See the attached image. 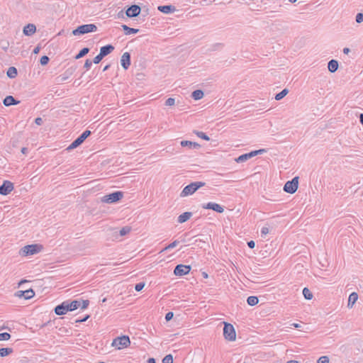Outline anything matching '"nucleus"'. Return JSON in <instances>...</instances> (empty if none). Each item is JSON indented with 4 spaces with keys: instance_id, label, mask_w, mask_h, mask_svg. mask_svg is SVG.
<instances>
[{
    "instance_id": "29",
    "label": "nucleus",
    "mask_w": 363,
    "mask_h": 363,
    "mask_svg": "<svg viewBox=\"0 0 363 363\" xmlns=\"http://www.w3.org/2000/svg\"><path fill=\"white\" fill-rule=\"evenodd\" d=\"M68 307L69 311H74L80 307V301L74 300L72 302H68Z\"/></svg>"
},
{
    "instance_id": "62",
    "label": "nucleus",
    "mask_w": 363,
    "mask_h": 363,
    "mask_svg": "<svg viewBox=\"0 0 363 363\" xmlns=\"http://www.w3.org/2000/svg\"><path fill=\"white\" fill-rule=\"evenodd\" d=\"M27 281L23 279V280H21L19 283V285H21V284H24L25 282H26Z\"/></svg>"
},
{
    "instance_id": "12",
    "label": "nucleus",
    "mask_w": 363,
    "mask_h": 363,
    "mask_svg": "<svg viewBox=\"0 0 363 363\" xmlns=\"http://www.w3.org/2000/svg\"><path fill=\"white\" fill-rule=\"evenodd\" d=\"M141 9L138 5L130 6L125 11V14L129 18L138 16L140 13Z\"/></svg>"
},
{
    "instance_id": "43",
    "label": "nucleus",
    "mask_w": 363,
    "mask_h": 363,
    "mask_svg": "<svg viewBox=\"0 0 363 363\" xmlns=\"http://www.w3.org/2000/svg\"><path fill=\"white\" fill-rule=\"evenodd\" d=\"M104 57L102 55V54L99 53L98 55H96L94 60H93V62L94 64H98L99 63L101 60L104 58Z\"/></svg>"
},
{
    "instance_id": "19",
    "label": "nucleus",
    "mask_w": 363,
    "mask_h": 363,
    "mask_svg": "<svg viewBox=\"0 0 363 363\" xmlns=\"http://www.w3.org/2000/svg\"><path fill=\"white\" fill-rule=\"evenodd\" d=\"M157 9L160 11L164 13H170L176 10L175 7L172 5L160 6Z\"/></svg>"
},
{
    "instance_id": "1",
    "label": "nucleus",
    "mask_w": 363,
    "mask_h": 363,
    "mask_svg": "<svg viewBox=\"0 0 363 363\" xmlns=\"http://www.w3.org/2000/svg\"><path fill=\"white\" fill-rule=\"evenodd\" d=\"M205 183L203 182H195L189 184L186 186L180 194L181 197H185L189 195L193 194L196 192L199 188L203 186Z\"/></svg>"
},
{
    "instance_id": "54",
    "label": "nucleus",
    "mask_w": 363,
    "mask_h": 363,
    "mask_svg": "<svg viewBox=\"0 0 363 363\" xmlns=\"http://www.w3.org/2000/svg\"><path fill=\"white\" fill-rule=\"evenodd\" d=\"M350 52V48H345L343 49V52H344L345 54H348Z\"/></svg>"
},
{
    "instance_id": "31",
    "label": "nucleus",
    "mask_w": 363,
    "mask_h": 363,
    "mask_svg": "<svg viewBox=\"0 0 363 363\" xmlns=\"http://www.w3.org/2000/svg\"><path fill=\"white\" fill-rule=\"evenodd\" d=\"M13 350L11 347H4L0 349V357H6L11 353H13Z\"/></svg>"
},
{
    "instance_id": "21",
    "label": "nucleus",
    "mask_w": 363,
    "mask_h": 363,
    "mask_svg": "<svg viewBox=\"0 0 363 363\" xmlns=\"http://www.w3.org/2000/svg\"><path fill=\"white\" fill-rule=\"evenodd\" d=\"M4 104L6 106H9L11 105H16L19 104L18 101H16L12 96H8L4 99Z\"/></svg>"
},
{
    "instance_id": "35",
    "label": "nucleus",
    "mask_w": 363,
    "mask_h": 363,
    "mask_svg": "<svg viewBox=\"0 0 363 363\" xmlns=\"http://www.w3.org/2000/svg\"><path fill=\"white\" fill-rule=\"evenodd\" d=\"M194 133L200 138L203 139L205 140L208 141L210 140V138L203 132L201 131H194Z\"/></svg>"
},
{
    "instance_id": "27",
    "label": "nucleus",
    "mask_w": 363,
    "mask_h": 363,
    "mask_svg": "<svg viewBox=\"0 0 363 363\" xmlns=\"http://www.w3.org/2000/svg\"><path fill=\"white\" fill-rule=\"evenodd\" d=\"M204 96L203 91L200 89L195 90L192 92L191 96L194 100H199Z\"/></svg>"
},
{
    "instance_id": "11",
    "label": "nucleus",
    "mask_w": 363,
    "mask_h": 363,
    "mask_svg": "<svg viewBox=\"0 0 363 363\" xmlns=\"http://www.w3.org/2000/svg\"><path fill=\"white\" fill-rule=\"evenodd\" d=\"M264 152V150H263V149L259 150L252 151V152H250L249 153L243 154V155L239 156L235 160V161L237 162H245L246 160H247L248 159H250L252 157L256 156L257 155H258V154H259L261 152Z\"/></svg>"
},
{
    "instance_id": "25",
    "label": "nucleus",
    "mask_w": 363,
    "mask_h": 363,
    "mask_svg": "<svg viewBox=\"0 0 363 363\" xmlns=\"http://www.w3.org/2000/svg\"><path fill=\"white\" fill-rule=\"evenodd\" d=\"M191 216H192V213L191 212L183 213L178 217V222L180 223H183L186 222V220H188L191 218Z\"/></svg>"
},
{
    "instance_id": "47",
    "label": "nucleus",
    "mask_w": 363,
    "mask_h": 363,
    "mask_svg": "<svg viewBox=\"0 0 363 363\" xmlns=\"http://www.w3.org/2000/svg\"><path fill=\"white\" fill-rule=\"evenodd\" d=\"M269 228H267V227H263L261 230V236L262 237H264L265 235H267V234L269 233Z\"/></svg>"
},
{
    "instance_id": "55",
    "label": "nucleus",
    "mask_w": 363,
    "mask_h": 363,
    "mask_svg": "<svg viewBox=\"0 0 363 363\" xmlns=\"http://www.w3.org/2000/svg\"><path fill=\"white\" fill-rule=\"evenodd\" d=\"M291 325L294 327L295 328H298L301 327L300 324H298V323H292V324H291Z\"/></svg>"
},
{
    "instance_id": "32",
    "label": "nucleus",
    "mask_w": 363,
    "mask_h": 363,
    "mask_svg": "<svg viewBox=\"0 0 363 363\" xmlns=\"http://www.w3.org/2000/svg\"><path fill=\"white\" fill-rule=\"evenodd\" d=\"M258 298L255 296H250L247 299V303L248 305L253 306L258 303Z\"/></svg>"
},
{
    "instance_id": "42",
    "label": "nucleus",
    "mask_w": 363,
    "mask_h": 363,
    "mask_svg": "<svg viewBox=\"0 0 363 363\" xmlns=\"http://www.w3.org/2000/svg\"><path fill=\"white\" fill-rule=\"evenodd\" d=\"M317 363H329V358L327 356H322L319 357Z\"/></svg>"
},
{
    "instance_id": "28",
    "label": "nucleus",
    "mask_w": 363,
    "mask_h": 363,
    "mask_svg": "<svg viewBox=\"0 0 363 363\" xmlns=\"http://www.w3.org/2000/svg\"><path fill=\"white\" fill-rule=\"evenodd\" d=\"M288 93L289 89L285 88L281 92L276 94L274 98L277 101H280L284 97H285L288 94Z\"/></svg>"
},
{
    "instance_id": "60",
    "label": "nucleus",
    "mask_w": 363,
    "mask_h": 363,
    "mask_svg": "<svg viewBox=\"0 0 363 363\" xmlns=\"http://www.w3.org/2000/svg\"><path fill=\"white\" fill-rule=\"evenodd\" d=\"M26 152H27V148L26 147H23L21 149V152L22 153L26 154Z\"/></svg>"
},
{
    "instance_id": "26",
    "label": "nucleus",
    "mask_w": 363,
    "mask_h": 363,
    "mask_svg": "<svg viewBox=\"0 0 363 363\" xmlns=\"http://www.w3.org/2000/svg\"><path fill=\"white\" fill-rule=\"evenodd\" d=\"M121 27L123 30L125 31V35L135 34L139 31V29L130 28L125 24L122 25Z\"/></svg>"
},
{
    "instance_id": "50",
    "label": "nucleus",
    "mask_w": 363,
    "mask_h": 363,
    "mask_svg": "<svg viewBox=\"0 0 363 363\" xmlns=\"http://www.w3.org/2000/svg\"><path fill=\"white\" fill-rule=\"evenodd\" d=\"M35 123L38 125H41L43 124V119L40 117H38L35 119Z\"/></svg>"
},
{
    "instance_id": "22",
    "label": "nucleus",
    "mask_w": 363,
    "mask_h": 363,
    "mask_svg": "<svg viewBox=\"0 0 363 363\" xmlns=\"http://www.w3.org/2000/svg\"><path fill=\"white\" fill-rule=\"evenodd\" d=\"M18 293H20V296H23L26 299H30L33 298L35 295V292L33 289H28L26 291H19Z\"/></svg>"
},
{
    "instance_id": "8",
    "label": "nucleus",
    "mask_w": 363,
    "mask_h": 363,
    "mask_svg": "<svg viewBox=\"0 0 363 363\" xmlns=\"http://www.w3.org/2000/svg\"><path fill=\"white\" fill-rule=\"evenodd\" d=\"M91 135L90 130H85L80 136L74 140L69 146L67 148V150H73L80 145L89 135Z\"/></svg>"
},
{
    "instance_id": "37",
    "label": "nucleus",
    "mask_w": 363,
    "mask_h": 363,
    "mask_svg": "<svg viewBox=\"0 0 363 363\" xmlns=\"http://www.w3.org/2000/svg\"><path fill=\"white\" fill-rule=\"evenodd\" d=\"M130 228L128 227V226H125L123 228H122L121 230H120V235L121 236H123V235H125L127 234H128L130 232Z\"/></svg>"
},
{
    "instance_id": "49",
    "label": "nucleus",
    "mask_w": 363,
    "mask_h": 363,
    "mask_svg": "<svg viewBox=\"0 0 363 363\" xmlns=\"http://www.w3.org/2000/svg\"><path fill=\"white\" fill-rule=\"evenodd\" d=\"M173 313L172 312H168L165 315V319L167 321L170 320L173 318Z\"/></svg>"
},
{
    "instance_id": "40",
    "label": "nucleus",
    "mask_w": 363,
    "mask_h": 363,
    "mask_svg": "<svg viewBox=\"0 0 363 363\" xmlns=\"http://www.w3.org/2000/svg\"><path fill=\"white\" fill-rule=\"evenodd\" d=\"M49 60V57L46 55H44L40 57V62L42 65H46L48 63Z\"/></svg>"
},
{
    "instance_id": "9",
    "label": "nucleus",
    "mask_w": 363,
    "mask_h": 363,
    "mask_svg": "<svg viewBox=\"0 0 363 363\" xmlns=\"http://www.w3.org/2000/svg\"><path fill=\"white\" fill-rule=\"evenodd\" d=\"M14 189L13 184L8 180L4 181L2 185L0 186V194L6 196L9 194Z\"/></svg>"
},
{
    "instance_id": "57",
    "label": "nucleus",
    "mask_w": 363,
    "mask_h": 363,
    "mask_svg": "<svg viewBox=\"0 0 363 363\" xmlns=\"http://www.w3.org/2000/svg\"><path fill=\"white\" fill-rule=\"evenodd\" d=\"M40 48L38 47L33 50V53L37 54L39 52Z\"/></svg>"
},
{
    "instance_id": "7",
    "label": "nucleus",
    "mask_w": 363,
    "mask_h": 363,
    "mask_svg": "<svg viewBox=\"0 0 363 363\" xmlns=\"http://www.w3.org/2000/svg\"><path fill=\"white\" fill-rule=\"evenodd\" d=\"M123 196L122 191H116L108 195H105L101 198V201L107 203H112L120 201Z\"/></svg>"
},
{
    "instance_id": "53",
    "label": "nucleus",
    "mask_w": 363,
    "mask_h": 363,
    "mask_svg": "<svg viewBox=\"0 0 363 363\" xmlns=\"http://www.w3.org/2000/svg\"><path fill=\"white\" fill-rule=\"evenodd\" d=\"M147 363H156V361L154 358H149L147 360Z\"/></svg>"
},
{
    "instance_id": "44",
    "label": "nucleus",
    "mask_w": 363,
    "mask_h": 363,
    "mask_svg": "<svg viewBox=\"0 0 363 363\" xmlns=\"http://www.w3.org/2000/svg\"><path fill=\"white\" fill-rule=\"evenodd\" d=\"M175 104V99L174 98H168L165 101V105L167 106H174Z\"/></svg>"
},
{
    "instance_id": "16",
    "label": "nucleus",
    "mask_w": 363,
    "mask_h": 363,
    "mask_svg": "<svg viewBox=\"0 0 363 363\" xmlns=\"http://www.w3.org/2000/svg\"><path fill=\"white\" fill-rule=\"evenodd\" d=\"M36 31V27L33 23H28L27 26H26L23 28V34L25 35L30 36L33 35Z\"/></svg>"
},
{
    "instance_id": "2",
    "label": "nucleus",
    "mask_w": 363,
    "mask_h": 363,
    "mask_svg": "<svg viewBox=\"0 0 363 363\" xmlns=\"http://www.w3.org/2000/svg\"><path fill=\"white\" fill-rule=\"evenodd\" d=\"M97 30V27L94 24H84L78 26L76 29L72 31V34L74 35H80L86 33L96 32Z\"/></svg>"
},
{
    "instance_id": "10",
    "label": "nucleus",
    "mask_w": 363,
    "mask_h": 363,
    "mask_svg": "<svg viewBox=\"0 0 363 363\" xmlns=\"http://www.w3.org/2000/svg\"><path fill=\"white\" fill-rule=\"evenodd\" d=\"M191 267L189 265L178 264L174 269L176 276H183L189 273Z\"/></svg>"
},
{
    "instance_id": "36",
    "label": "nucleus",
    "mask_w": 363,
    "mask_h": 363,
    "mask_svg": "<svg viewBox=\"0 0 363 363\" xmlns=\"http://www.w3.org/2000/svg\"><path fill=\"white\" fill-rule=\"evenodd\" d=\"M179 243V242L178 240H174V242L169 244L167 247H165L163 250H162L161 252H162L167 250H169V249H172V248L175 247Z\"/></svg>"
},
{
    "instance_id": "14",
    "label": "nucleus",
    "mask_w": 363,
    "mask_h": 363,
    "mask_svg": "<svg viewBox=\"0 0 363 363\" xmlns=\"http://www.w3.org/2000/svg\"><path fill=\"white\" fill-rule=\"evenodd\" d=\"M69 311L68 307V301H64L60 305H58L55 308V313L57 315H65L67 312Z\"/></svg>"
},
{
    "instance_id": "56",
    "label": "nucleus",
    "mask_w": 363,
    "mask_h": 363,
    "mask_svg": "<svg viewBox=\"0 0 363 363\" xmlns=\"http://www.w3.org/2000/svg\"><path fill=\"white\" fill-rule=\"evenodd\" d=\"M359 121H360L361 124L363 125V113H361L359 115Z\"/></svg>"
},
{
    "instance_id": "38",
    "label": "nucleus",
    "mask_w": 363,
    "mask_h": 363,
    "mask_svg": "<svg viewBox=\"0 0 363 363\" xmlns=\"http://www.w3.org/2000/svg\"><path fill=\"white\" fill-rule=\"evenodd\" d=\"M162 363H173V357L172 354L166 355L163 359Z\"/></svg>"
},
{
    "instance_id": "33",
    "label": "nucleus",
    "mask_w": 363,
    "mask_h": 363,
    "mask_svg": "<svg viewBox=\"0 0 363 363\" xmlns=\"http://www.w3.org/2000/svg\"><path fill=\"white\" fill-rule=\"evenodd\" d=\"M303 295L307 300H311L313 298V294L307 287L303 288Z\"/></svg>"
},
{
    "instance_id": "39",
    "label": "nucleus",
    "mask_w": 363,
    "mask_h": 363,
    "mask_svg": "<svg viewBox=\"0 0 363 363\" xmlns=\"http://www.w3.org/2000/svg\"><path fill=\"white\" fill-rule=\"evenodd\" d=\"M11 338V335L9 333H0V341L9 340Z\"/></svg>"
},
{
    "instance_id": "30",
    "label": "nucleus",
    "mask_w": 363,
    "mask_h": 363,
    "mask_svg": "<svg viewBox=\"0 0 363 363\" xmlns=\"http://www.w3.org/2000/svg\"><path fill=\"white\" fill-rule=\"evenodd\" d=\"M18 74L17 69L14 67H10L7 70V76L11 78H15Z\"/></svg>"
},
{
    "instance_id": "15",
    "label": "nucleus",
    "mask_w": 363,
    "mask_h": 363,
    "mask_svg": "<svg viewBox=\"0 0 363 363\" xmlns=\"http://www.w3.org/2000/svg\"><path fill=\"white\" fill-rule=\"evenodd\" d=\"M121 65L124 69H128L130 65V55L129 52H124L121 59Z\"/></svg>"
},
{
    "instance_id": "20",
    "label": "nucleus",
    "mask_w": 363,
    "mask_h": 363,
    "mask_svg": "<svg viewBox=\"0 0 363 363\" xmlns=\"http://www.w3.org/2000/svg\"><path fill=\"white\" fill-rule=\"evenodd\" d=\"M113 50L114 47L112 45H107L101 48L100 53L105 57L110 54Z\"/></svg>"
},
{
    "instance_id": "18",
    "label": "nucleus",
    "mask_w": 363,
    "mask_h": 363,
    "mask_svg": "<svg viewBox=\"0 0 363 363\" xmlns=\"http://www.w3.org/2000/svg\"><path fill=\"white\" fill-rule=\"evenodd\" d=\"M339 67L338 62L336 60H331L328 63V69L331 73L335 72Z\"/></svg>"
},
{
    "instance_id": "63",
    "label": "nucleus",
    "mask_w": 363,
    "mask_h": 363,
    "mask_svg": "<svg viewBox=\"0 0 363 363\" xmlns=\"http://www.w3.org/2000/svg\"><path fill=\"white\" fill-rule=\"evenodd\" d=\"M297 0H289V2L291 3H295Z\"/></svg>"
},
{
    "instance_id": "24",
    "label": "nucleus",
    "mask_w": 363,
    "mask_h": 363,
    "mask_svg": "<svg viewBox=\"0 0 363 363\" xmlns=\"http://www.w3.org/2000/svg\"><path fill=\"white\" fill-rule=\"evenodd\" d=\"M181 145L182 147L188 146L190 148H199L201 147L199 143L189 140H182L181 142Z\"/></svg>"
},
{
    "instance_id": "58",
    "label": "nucleus",
    "mask_w": 363,
    "mask_h": 363,
    "mask_svg": "<svg viewBox=\"0 0 363 363\" xmlns=\"http://www.w3.org/2000/svg\"><path fill=\"white\" fill-rule=\"evenodd\" d=\"M202 276L205 279L208 278V274L206 272H202Z\"/></svg>"
},
{
    "instance_id": "17",
    "label": "nucleus",
    "mask_w": 363,
    "mask_h": 363,
    "mask_svg": "<svg viewBox=\"0 0 363 363\" xmlns=\"http://www.w3.org/2000/svg\"><path fill=\"white\" fill-rule=\"evenodd\" d=\"M357 299H358L357 293H356V292L351 293L348 298L347 307L349 308H352L353 307L354 304L357 301Z\"/></svg>"
},
{
    "instance_id": "59",
    "label": "nucleus",
    "mask_w": 363,
    "mask_h": 363,
    "mask_svg": "<svg viewBox=\"0 0 363 363\" xmlns=\"http://www.w3.org/2000/svg\"><path fill=\"white\" fill-rule=\"evenodd\" d=\"M109 67H110V65H106V66L104 67V68L103 71H104V72H105V71L108 70V69H109Z\"/></svg>"
},
{
    "instance_id": "48",
    "label": "nucleus",
    "mask_w": 363,
    "mask_h": 363,
    "mask_svg": "<svg viewBox=\"0 0 363 363\" xmlns=\"http://www.w3.org/2000/svg\"><path fill=\"white\" fill-rule=\"evenodd\" d=\"M89 303V301L88 300L82 301V305L80 304V308L82 309H85L88 307Z\"/></svg>"
},
{
    "instance_id": "41",
    "label": "nucleus",
    "mask_w": 363,
    "mask_h": 363,
    "mask_svg": "<svg viewBox=\"0 0 363 363\" xmlns=\"http://www.w3.org/2000/svg\"><path fill=\"white\" fill-rule=\"evenodd\" d=\"M355 21L357 23L363 22V13H357L355 17Z\"/></svg>"
},
{
    "instance_id": "46",
    "label": "nucleus",
    "mask_w": 363,
    "mask_h": 363,
    "mask_svg": "<svg viewBox=\"0 0 363 363\" xmlns=\"http://www.w3.org/2000/svg\"><path fill=\"white\" fill-rule=\"evenodd\" d=\"M91 65H92V62L87 59L86 61H85V63L84 65V67L86 69V70H89L91 67Z\"/></svg>"
},
{
    "instance_id": "3",
    "label": "nucleus",
    "mask_w": 363,
    "mask_h": 363,
    "mask_svg": "<svg viewBox=\"0 0 363 363\" xmlns=\"http://www.w3.org/2000/svg\"><path fill=\"white\" fill-rule=\"evenodd\" d=\"M42 248L40 245H28L21 249L20 254L23 256L32 255L39 252Z\"/></svg>"
},
{
    "instance_id": "23",
    "label": "nucleus",
    "mask_w": 363,
    "mask_h": 363,
    "mask_svg": "<svg viewBox=\"0 0 363 363\" xmlns=\"http://www.w3.org/2000/svg\"><path fill=\"white\" fill-rule=\"evenodd\" d=\"M275 29H274V33H277V36L282 35L286 30V26H283L281 23H275L274 24Z\"/></svg>"
},
{
    "instance_id": "45",
    "label": "nucleus",
    "mask_w": 363,
    "mask_h": 363,
    "mask_svg": "<svg viewBox=\"0 0 363 363\" xmlns=\"http://www.w3.org/2000/svg\"><path fill=\"white\" fill-rule=\"evenodd\" d=\"M145 286V283L143 282H140L138 284H137L135 286V291H140Z\"/></svg>"
},
{
    "instance_id": "61",
    "label": "nucleus",
    "mask_w": 363,
    "mask_h": 363,
    "mask_svg": "<svg viewBox=\"0 0 363 363\" xmlns=\"http://www.w3.org/2000/svg\"><path fill=\"white\" fill-rule=\"evenodd\" d=\"M286 363H298V362L296 360H289Z\"/></svg>"
},
{
    "instance_id": "64",
    "label": "nucleus",
    "mask_w": 363,
    "mask_h": 363,
    "mask_svg": "<svg viewBox=\"0 0 363 363\" xmlns=\"http://www.w3.org/2000/svg\"><path fill=\"white\" fill-rule=\"evenodd\" d=\"M8 45H9V43H7V45H4V50H6V49H7Z\"/></svg>"
},
{
    "instance_id": "52",
    "label": "nucleus",
    "mask_w": 363,
    "mask_h": 363,
    "mask_svg": "<svg viewBox=\"0 0 363 363\" xmlns=\"http://www.w3.org/2000/svg\"><path fill=\"white\" fill-rule=\"evenodd\" d=\"M89 318V315H86L85 317H84L82 319H80V320H76V323H82V322H85L88 318Z\"/></svg>"
},
{
    "instance_id": "5",
    "label": "nucleus",
    "mask_w": 363,
    "mask_h": 363,
    "mask_svg": "<svg viewBox=\"0 0 363 363\" xmlns=\"http://www.w3.org/2000/svg\"><path fill=\"white\" fill-rule=\"evenodd\" d=\"M298 187V177H295L291 180L287 181L284 186V191L289 194H294Z\"/></svg>"
},
{
    "instance_id": "34",
    "label": "nucleus",
    "mask_w": 363,
    "mask_h": 363,
    "mask_svg": "<svg viewBox=\"0 0 363 363\" xmlns=\"http://www.w3.org/2000/svg\"><path fill=\"white\" fill-rule=\"evenodd\" d=\"M89 52V49L88 48H84L82 49L75 56V59L78 60L84 55H86Z\"/></svg>"
},
{
    "instance_id": "51",
    "label": "nucleus",
    "mask_w": 363,
    "mask_h": 363,
    "mask_svg": "<svg viewBox=\"0 0 363 363\" xmlns=\"http://www.w3.org/2000/svg\"><path fill=\"white\" fill-rule=\"evenodd\" d=\"M247 245L250 248L252 249L255 246V243L253 240H250L247 242Z\"/></svg>"
},
{
    "instance_id": "4",
    "label": "nucleus",
    "mask_w": 363,
    "mask_h": 363,
    "mask_svg": "<svg viewBox=\"0 0 363 363\" xmlns=\"http://www.w3.org/2000/svg\"><path fill=\"white\" fill-rule=\"evenodd\" d=\"M130 345V340L128 336L123 335L118 337L113 340L112 346L116 347L118 350L126 348Z\"/></svg>"
},
{
    "instance_id": "13",
    "label": "nucleus",
    "mask_w": 363,
    "mask_h": 363,
    "mask_svg": "<svg viewBox=\"0 0 363 363\" xmlns=\"http://www.w3.org/2000/svg\"><path fill=\"white\" fill-rule=\"evenodd\" d=\"M202 208L204 209H211L213 211H215L218 213H223L224 211V208L223 206H221L220 204L213 202H209L206 204L202 205Z\"/></svg>"
},
{
    "instance_id": "6",
    "label": "nucleus",
    "mask_w": 363,
    "mask_h": 363,
    "mask_svg": "<svg viewBox=\"0 0 363 363\" xmlns=\"http://www.w3.org/2000/svg\"><path fill=\"white\" fill-rule=\"evenodd\" d=\"M224 337L229 341H234L236 338V333L232 324L224 323L223 328Z\"/></svg>"
}]
</instances>
